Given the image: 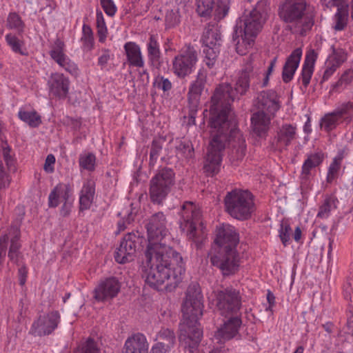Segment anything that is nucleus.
Listing matches in <instances>:
<instances>
[{
  "mask_svg": "<svg viewBox=\"0 0 353 353\" xmlns=\"http://www.w3.org/2000/svg\"><path fill=\"white\" fill-rule=\"evenodd\" d=\"M95 193V188L94 183L92 181H88L83 186V188L81 191L80 196H88L90 198L94 199V195Z\"/></svg>",
  "mask_w": 353,
  "mask_h": 353,
  "instance_id": "5fc2aeb1",
  "label": "nucleus"
},
{
  "mask_svg": "<svg viewBox=\"0 0 353 353\" xmlns=\"http://www.w3.org/2000/svg\"><path fill=\"white\" fill-rule=\"evenodd\" d=\"M124 49L128 61L130 65L142 68L144 62L141 56L140 48L134 42H128L124 45Z\"/></svg>",
  "mask_w": 353,
  "mask_h": 353,
  "instance_id": "2f4dec72",
  "label": "nucleus"
},
{
  "mask_svg": "<svg viewBox=\"0 0 353 353\" xmlns=\"http://www.w3.org/2000/svg\"><path fill=\"white\" fill-rule=\"evenodd\" d=\"M202 41L203 62L209 69H212L216 63L221 45V34L218 23H208Z\"/></svg>",
  "mask_w": 353,
  "mask_h": 353,
  "instance_id": "0eeeda50",
  "label": "nucleus"
},
{
  "mask_svg": "<svg viewBox=\"0 0 353 353\" xmlns=\"http://www.w3.org/2000/svg\"><path fill=\"white\" fill-rule=\"evenodd\" d=\"M339 68L328 61L325 63V69L322 74H317L320 77L319 84L322 86L323 83L327 81L336 71Z\"/></svg>",
  "mask_w": 353,
  "mask_h": 353,
  "instance_id": "a18cd8bd",
  "label": "nucleus"
},
{
  "mask_svg": "<svg viewBox=\"0 0 353 353\" xmlns=\"http://www.w3.org/2000/svg\"><path fill=\"white\" fill-rule=\"evenodd\" d=\"M158 342L152 347L154 353H169L176 343V336L173 330L161 327L157 335Z\"/></svg>",
  "mask_w": 353,
  "mask_h": 353,
  "instance_id": "4be33fe9",
  "label": "nucleus"
},
{
  "mask_svg": "<svg viewBox=\"0 0 353 353\" xmlns=\"http://www.w3.org/2000/svg\"><path fill=\"white\" fill-rule=\"evenodd\" d=\"M353 119V102L343 103L333 112L326 114L322 119L321 125L329 132L334 129L339 123L349 124Z\"/></svg>",
  "mask_w": 353,
  "mask_h": 353,
  "instance_id": "2eb2a0df",
  "label": "nucleus"
},
{
  "mask_svg": "<svg viewBox=\"0 0 353 353\" xmlns=\"http://www.w3.org/2000/svg\"><path fill=\"white\" fill-rule=\"evenodd\" d=\"M148 245L144 252L143 274L145 283L159 290L173 291L181 282L185 268L179 252L163 242L169 234L167 220L163 212L152 215L145 223Z\"/></svg>",
  "mask_w": 353,
  "mask_h": 353,
  "instance_id": "f03ea898",
  "label": "nucleus"
},
{
  "mask_svg": "<svg viewBox=\"0 0 353 353\" xmlns=\"http://www.w3.org/2000/svg\"><path fill=\"white\" fill-rule=\"evenodd\" d=\"M148 57L153 66L157 68L160 67V50L159 45L154 35H150L149 42L148 43Z\"/></svg>",
  "mask_w": 353,
  "mask_h": 353,
  "instance_id": "c9c22d12",
  "label": "nucleus"
},
{
  "mask_svg": "<svg viewBox=\"0 0 353 353\" xmlns=\"http://www.w3.org/2000/svg\"><path fill=\"white\" fill-rule=\"evenodd\" d=\"M207 81V72L203 68L200 69L196 79L190 84L188 96L200 97L203 91Z\"/></svg>",
  "mask_w": 353,
  "mask_h": 353,
  "instance_id": "72a5a7b5",
  "label": "nucleus"
},
{
  "mask_svg": "<svg viewBox=\"0 0 353 353\" xmlns=\"http://www.w3.org/2000/svg\"><path fill=\"white\" fill-rule=\"evenodd\" d=\"M302 57V50L297 48L287 57L283 67L282 79L285 83H289L293 79Z\"/></svg>",
  "mask_w": 353,
  "mask_h": 353,
  "instance_id": "a878e982",
  "label": "nucleus"
},
{
  "mask_svg": "<svg viewBox=\"0 0 353 353\" xmlns=\"http://www.w3.org/2000/svg\"><path fill=\"white\" fill-rule=\"evenodd\" d=\"M153 84L154 87L163 90L164 92H169L172 88L171 81L163 76H157Z\"/></svg>",
  "mask_w": 353,
  "mask_h": 353,
  "instance_id": "8fccbe9b",
  "label": "nucleus"
},
{
  "mask_svg": "<svg viewBox=\"0 0 353 353\" xmlns=\"http://www.w3.org/2000/svg\"><path fill=\"white\" fill-rule=\"evenodd\" d=\"M149 343L145 336L137 333L128 337L121 353H148Z\"/></svg>",
  "mask_w": 353,
  "mask_h": 353,
  "instance_id": "393cba45",
  "label": "nucleus"
},
{
  "mask_svg": "<svg viewBox=\"0 0 353 353\" xmlns=\"http://www.w3.org/2000/svg\"><path fill=\"white\" fill-rule=\"evenodd\" d=\"M79 165L88 171H94L95 169L96 157L92 153L81 154L79 157Z\"/></svg>",
  "mask_w": 353,
  "mask_h": 353,
  "instance_id": "37998d69",
  "label": "nucleus"
},
{
  "mask_svg": "<svg viewBox=\"0 0 353 353\" xmlns=\"http://www.w3.org/2000/svg\"><path fill=\"white\" fill-rule=\"evenodd\" d=\"M332 54L329 56L327 61L334 63L339 68L344 62L346 61L347 54L343 48H336L334 46H331Z\"/></svg>",
  "mask_w": 353,
  "mask_h": 353,
  "instance_id": "ea45409f",
  "label": "nucleus"
},
{
  "mask_svg": "<svg viewBox=\"0 0 353 353\" xmlns=\"http://www.w3.org/2000/svg\"><path fill=\"white\" fill-rule=\"evenodd\" d=\"M65 44L59 38H57L50 51L51 58L65 70L71 72L69 69V59L64 53Z\"/></svg>",
  "mask_w": 353,
  "mask_h": 353,
  "instance_id": "cd10ccee",
  "label": "nucleus"
},
{
  "mask_svg": "<svg viewBox=\"0 0 353 353\" xmlns=\"http://www.w3.org/2000/svg\"><path fill=\"white\" fill-rule=\"evenodd\" d=\"M11 177L6 172L2 160L0 159V189H6L9 187Z\"/></svg>",
  "mask_w": 353,
  "mask_h": 353,
  "instance_id": "3c124183",
  "label": "nucleus"
},
{
  "mask_svg": "<svg viewBox=\"0 0 353 353\" xmlns=\"http://www.w3.org/2000/svg\"><path fill=\"white\" fill-rule=\"evenodd\" d=\"M175 184V172L171 168L161 166L150 181L149 194L154 203L161 204Z\"/></svg>",
  "mask_w": 353,
  "mask_h": 353,
  "instance_id": "39448f33",
  "label": "nucleus"
},
{
  "mask_svg": "<svg viewBox=\"0 0 353 353\" xmlns=\"http://www.w3.org/2000/svg\"><path fill=\"white\" fill-rule=\"evenodd\" d=\"M109 59H110L109 50H104L103 54L99 57V59H98L99 65H100L101 68L105 67L108 61H109Z\"/></svg>",
  "mask_w": 353,
  "mask_h": 353,
  "instance_id": "69168bd1",
  "label": "nucleus"
},
{
  "mask_svg": "<svg viewBox=\"0 0 353 353\" xmlns=\"http://www.w3.org/2000/svg\"><path fill=\"white\" fill-rule=\"evenodd\" d=\"M210 262L219 268L223 276L234 274L239 269V258L236 249L218 248L210 254Z\"/></svg>",
  "mask_w": 353,
  "mask_h": 353,
  "instance_id": "9d476101",
  "label": "nucleus"
},
{
  "mask_svg": "<svg viewBox=\"0 0 353 353\" xmlns=\"http://www.w3.org/2000/svg\"><path fill=\"white\" fill-rule=\"evenodd\" d=\"M54 163H55L54 156L52 154H48L46 159L44 166H43V169L45 170V171L48 173H52L54 171L53 165L54 164Z\"/></svg>",
  "mask_w": 353,
  "mask_h": 353,
  "instance_id": "bf43d9fd",
  "label": "nucleus"
},
{
  "mask_svg": "<svg viewBox=\"0 0 353 353\" xmlns=\"http://www.w3.org/2000/svg\"><path fill=\"white\" fill-rule=\"evenodd\" d=\"M121 289L119 281L114 276L100 281L94 289V298L98 301H105L117 296Z\"/></svg>",
  "mask_w": 353,
  "mask_h": 353,
  "instance_id": "6ab92c4d",
  "label": "nucleus"
},
{
  "mask_svg": "<svg viewBox=\"0 0 353 353\" xmlns=\"http://www.w3.org/2000/svg\"><path fill=\"white\" fill-rule=\"evenodd\" d=\"M231 0H196V12L203 17L213 14L215 19L221 20L228 15Z\"/></svg>",
  "mask_w": 353,
  "mask_h": 353,
  "instance_id": "dca6fc26",
  "label": "nucleus"
},
{
  "mask_svg": "<svg viewBox=\"0 0 353 353\" xmlns=\"http://www.w3.org/2000/svg\"><path fill=\"white\" fill-rule=\"evenodd\" d=\"M228 319L217 330L216 336L221 341H228L234 338L238 333L242 321L238 315L228 316Z\"/></svg>",
  "mask_w": 353,
  "mask_h": 353,
  "instance_id": "b1692460",
  "label": "nucleus"
},
{
  "mask_svg": "<svg viewBox=\"0 0 353 353\" xmlns=\"http://www.w3.org/2000/svg\"><path fill=\"white\" fill-rule=\"evenodd\" d=\"M346 328L347 331L353 329V312L351 310H350L347 314Z\"/></svg>",
  "mask_w": 353,
  "mask_h": 353,
  "instance_id": "774afa93",
  "label": "nucleus"
},
{
  "mask_svg": "<svg viewBox=\"0 0 353 353\" xmlns=\"http://www.w3.org/2000/svg\"><path fill=\"white\" fill-rule=\"evenodd\" d=\"M93 201V199L90 198L88 196H80L79 198V211L83 212L84 210H88Z\"/></svg>",
  "mask_w": 353,
  "mask_h": 353,
  "instance_id": "13d9d810",
  "label": "nucleus"
},
{
  "mask_svg": "<svg viewBox=\"0 0 353 353\" xmlns=\"http://www.w3.org/2000/svg\"><path fill=\"white\" fill-rule=\"evenodd\" d=\"M262 28V23H236L234 30L233 41L239 54L245 55L252 48Z\"/></svg>",
  "mask_w": 353,
  "mask_h": 353,
  "instance_id": "1a4fd4ad",
  "label": "nucleus"
},
{
  "mask_svg": "<svg viewBox=\"0 0 353 353\" xmlns=\"http://www.w3.org/2000/svg\"><path fill=\"white\" fill-rule=\"evenodd\" d=\"M126 217H124L117 223L118 231L116 232L117 234L125 230L127 228V225L130 224L134 221V218L137 215V211H134V209L131 208L130 211H128Z\"/></svg>",
  "mask_w": 353,
  "mask_h": 353,
  "instance_id": "de8ad7c7",
  "label": "nucleus"
},
{
  "mask_svg": "<svg viewBox=\"0 0 353 353\" xmlns=\"http://www.w3.org/2000/svg\"><path fill=\"white\" fill-rule=\"evenodd\" d=\"M62 201H64V203L60 210V214L63 217H66L69 216L71 212L72 201L70 200V197H68L66 200H63Z\"/></svg>",
  "mask_w": 353,
  "mask_h": 353,
  "instance_id": "4d7b16f0",
  "label": "nucleus"
},
{
  "mask_svg": "<svg viewBox=\"0 0 353 353\" xmlns=\"http://www.w3.org/2000/svg\"><path fill=\"white\" fill-rule=\"evenodd\" d=\"M239 241V234L234 227L226 225L216 230L214 243L218 245V248L236 249Z\"/></svg>",
  "mask_w": 353,
  "mask_h": 353,
  "instance_id": "412c9836",
  "label": "nucleus"
},
{
  "mask_svg": "<svg viewBox=\"0 0 353 353\" xmlns=\"http://www.w3.org/2000/svg\"><path fill=\"white\" fill-rule=\"evenodd\" d=\"M295 135L296 128L294 127L292 125H284L277 134V143L279 144V147H286L294 139Z\"/></svg>",
  "mask_w": 353,
  "mask_h": 353,
  "instance_id": "f704fd0d",
  "label": "nucleus"
},
{
  "mask_svg": "<svg viewBox=\"0 0 353 353\" xmlns=\"http://www.w3.org/2000/svg\"><path fill=\"white\" fill-rule=\"evenodd\" d=\"M292 229L289 224L282 223L279 231V236L283 244L286 246L290 239Z\"/></svg>",
  "mask_w": 353,
  "mask_h": 353,
  "instance_id": "864d4df0",
  "label": "nucleus"
},
{
  "mask_svg": "<svg viewBox=\"0 0 353 353\" xmlns=\"http://www.w3.org/2000/svg\"><path fill=\"white\" fill-rule=\"evenodd\" d=\"M146 243L145 237L139 232L126 234L114 252L115 261L121 264L132 261L136 252L141 250Z\"/></svg>",
  "mask_w": 353,
  "mask_h": 353,
  "instance_id": "6e6552de",
  "label": "nucleus"
},
{
  "mask_svg": "<svg viewBox=\"0 0 353 353\" xmlns=\"http://www.w3.org/2000/svg\"><path fill=\"white\" fill-rule=\"evenodd\" d=\"M98 28L99 41L104 42L107 36V28L105 23H97Z\"/></svg>",
  "mask_w": 353,
  "mask_h": 353,
  "instance_id": "0e129e2a",
  "label": "nucleus"
},
{
  "mask_svg": "<svg viewBox=\"0 0 353 353\" xmlns=\"http://www.w3.org/2000/svg\"><path fill=\"white\" fill-rule=\"evenodd\" d=\"M255 74L252 58L249 57L234 86L229 83L220 84L211 97L210 141L203 168L208 176L219 172L226 143L230 148L229 157L232 163L241 161L246 154L245 140L237 128L231 103L247 94L250 90V79Z\"/></svg>",
  "mask_w": 353,
  "mask_h": 353,
  "instance_id": "f257e3e1",
  "label": "nucleus"
},
{
  "mask_svg": "<svg viewBox=\"0 0 353 353\" xmlns=\"http://www.w3.org/2000/svg\"><path fill=\"white\" fill-rule=\"evenodd\" d=\"M272 19V12L267 0H260L253 9L245 10L237 22H265Z\"/></svg>",
  "mask_w": 353,
  "mask_h": 353,
  "instance_id": "a211bd4d",
  "label": "nucleus"
},
{
  "mask_svg": "<svg viewBox=\"0 0 353 353\" xmlns=\"http://www.w3.org/2000/svg\"><path fill=\"white\" fill-rule=\"evenodd\" d=\"M203 296L201 287L196 283H191L187 288L181 305V321L196 323L203 316Z\"/></svg>",
  "mask_w": 353,
  "mask_h": 353,
  "instance_id": "423d86ee",
  "label": "nucleus"
},
{
  "mask_svg": "<svg viewBox=\"0 0 353 353\" xmlns=\"http://www.w3.org/2000/svg\"><path fill=\"white\" fill-rule=\"evenodd\" d=\"M20 235L16 234L10 240V246L8 251V256L9 259L19 265V257L21 255L20 249L21 247L19 243Z\"/></svg>",
  "mask_w": 353,
  "mask_h": 353,
  "instance_id": "58836bf2",
  "label": "nucleus"
},
{
  "mask_svg": "<svg viewBox=\"0 0 353 353\" xmlns=\"http://www.w3.org/2000/svg\"><path fill=\"white\" fill-rule=\"evenodd\" d=\"M2 148V155L3 157V160L6 162L8 170L10 172H15L17 170L15 166L16 161L14 156H12L10 154L11 148L8 145L6 141L5 142L4 145H3Z\"/></svg>",
  "mask_w": 353,
  "mask_h": 353,
  "instance_id": "c03bdc74",
  "label": "nucleus"
},
{
  "mask_svg": "<svg viewBox=\"0 0 353 353\" xmlns=\"http://www.w3.org/2000/svg\"><path fill=\"white\" fill-rule=\"evenodd\" d=\"M165 141V139L162 137L154 138L152 140L150 148L149 167L150 168H154L159 158H161V161L165 160V158L162 157V154L166 151L165 149H163Z\"/></svg>",
  "mask_w": 353,
  "mask_h": 353,
  "instance_id": "7c9ffc66",
  "label": "nucleus"
},
{
  "mask_svg": "<svg viewBox=\"0 0 353 353\" xmlns=\"http://www.w3.org/2000/svg\"><path fill=\"white\" fill-rule=\"evenodd\" d=\"M306 9L305 0H287L279 8V15L285 22L299 20Z\"/></svg>",
  "mask_w": 353,
  "mask_h": 353,
  "instance_id": "aec40b11",
  "label": "nucleus"
},
{
  "mask_svg": "<svg viewBox=\"0 0 353 353\" xmlns=\"http://www.w3.org/2000/svg\"><path fill=\"white\" fill-rule=\"evenodd\" d=\"M324 157V154L321 151L310 154L307 156L302 165L301 174L302 181H307L309 179L311 170L321 164Z\"/></svg>",
  "mask_w": 353,
  "mask_h": 353,
  "instance_id": "c756f323",
  "label": "nucleus"
},
{
  "mask_svg": "<svg viewBox=\"0 0 353 353\" xmlns=\"http://www.w3.org/2000/svg\"><path fill=\"white\" fill-rule=\"evenodd\" d=\"M101 5L108 16L112 17L115 14L117 8L113 0H100Z\"/></svg>",
  "mask_w": 353,
  "mask_h": 353,
  "instance_id": "603ef678",
  "label": "nucleus"
},
{
  "mask_svg": "<svg viewBox=\"0 0 353 353\" xmlns=\"http://www.w3.org/2000/svg\"><path fill=\"white\" fill-rule=\"evenodd\" d=\"M71 188L68 184L59 183L51 191L48 196V206L56 208L60 201L66 200L70 196Z\"/></svg>",
  "mask_w": 353,
  "mask_h": 353,
  "instance_id": "c85d7f7f",
  "label": "nucleus"
},
{
  "mask_svg": "<svg viewBox=\"0 0 353 353\" xmlns=\"http://www.w3.org/2000/svg\"><path fill=\"white\" fill-rule=\"evenodd\" d=\"M18 117L31 128H37L41 123V116L34 110L30 112L20 110Z\"/></svg>",
  "mask_w": 353,
  "mask_h": 353,
  "instance_id": "4c0bfd02",
  "label": "nucleus"
},
{
  "mask_svg": "<svg viewBox=\"0 0 353 353\" xmlns=\"http://www.w3.org/2000/svg\"><path fill=\"white\" fill-rule=\"evenodd\" d=\"M343 156L336 157L334 158L332 162L328 168L326 181L328 183H332L334 180L337 179L339 171L341 170V161Z\"/></svg>",
  "mask_w": 353,
  "mask_h": 353,
  "instance_id": "79ce46f5",
  "label": "nucleus"
},
{
  "mask_svg": "<svg viewBox=\"0 0 353 353\" xmlns=\"http://www.w3.org/2000/svg\"><path fill=\"white\" fill-rule=\"evenodd\" d=\"M28 276V270L25 265H23L18 270V277L19 284L23 286L25 285L26 282V279Z\"/></svg>",
  "mask_w": 353,
  "mask_h": 353,
  "instance_id": "e2e57ef3",
  "label": "nucleus"
},
{
  "mask_svg": "<svg viewBox=\"0 0 353 353\" xmlns=\"http://www.w3.org/2000/svg\"><path fill=\"white\" fill-rule=\"evenodd\" d=\"M317 57L318 54L313 49L308 50L306 53L301 77L299 79V81H301L303 85L305 88L310 84Z\"/></svg>",
  "mask_w": 353,
  "mask_h": 353,
  "instance_id": "bb28decb",
  "label": "nucleus"
},
{
  "mask_svg": "<svg viewBox=\"0 0 353 353\" xmlns=\"http://www.w3.org/2000/svg\"><path fill=\"white\" fill-rule=\"evenodd\" d=\"M84 353H99V350L94 339L89 338L87 340L84 347Z\"/></svg>",
  "mask_w": 353,
  "mask_h": 353,
  "instance_id": "6e6d98bb",
  "label": "nucleus"
},
{
  "mask_svg": "<svg viewBox=\"0 0 353 353\" xmlns=\"http://www.w3.org/2000/svg\"><path fill=\"white\" fill-rule=\"evenodd\" d=\"M180 228L182 230L187 231V236L190 239L198 243L201 238L197 236L196 225L199 224L203 228V223L201 221V212L196 205L191 201H185L181 208Z\"/></svg>",
  "mask_w": 353,
  "mask_h": 353,
  "instance_id": "9b49d317",
  "label": "nucleus"
},
{
  "mask_svg": "<svg viewBox=\"0 0 353 353\" xmlns=\"http://www.w3.org/2000/svg\"><path fill=\"white\" fill-rule=\"evenodd\" d=\"M200 326L199 322L194 323V322L181 321L179 323V344L185 350H188L189 353L196 352L201 341L203 331Z\"/></svg>",
  "mask_w": 353,
  "mask_h": 353,
  "instance_id": "ddd939ff",
  "label": "nucleus"
},
{
  "mask_svg": "<svg viewBox=\"0 0 353 353\" xmlns=\"http://www.w3.org/2000/svg\"><path fill=\"white\" fill-rule=\"evenodd\" d=\"M178 159H191L194 157V150L190 141H180L175 147Z\"/></svg>",
  "mask_w": 353,
  "mask_h": 353,
  "instance_id": "e433bc0d",
  "label": "nucleus"
},
{
  "mask_svg": "<svg viewBox=\"0 0 353 353\" xmlns=\"http://www.w3.org/2000/svg\"><path fill=\"white\" fill-rule=\"evenodd\" d=\"M256 106L259 110L251 118L252 132L260 139H265L270 128V115L274 116L280 108L276 92L273 90L261 92L257 97Z\"/></svg>",
  "mask_w": 353,
  "mask_h": 353,
  "instance_id": "7ed1b4c3",
  "label": "nucleus"
},
{
  "mask_svg": "<svg viewBox=\"0 0 353 353\" xmlns=\"http://www.w3.org/2000/svg\"><path fill=\"white\" fill-rule=\"evenodd\" d=\"M167 22H179L181 20L178 9H174L168 12L165 16Z\"/></svg>",
  "mask_w": 353,
  "mask_h": 353,
  "instance_id": "680f3d73",
  "label": "nucleus"
},
{
  "mask_svg": "<svg viewBox=\"0 0 353 353\" xmlns=\"http://www.w3.org/2000/svg\"><path fill=\"white\" fill-rule=\"evenodd\" d=\"M332 207H336L334 199L332 198L326 199L323 204L320 206L317 216L321 219L327 218Z\"/></svg>",
  "mask_w": 353,
  "mask_h": 353,
  "instance_id": "09e8293b",
  "label": "nucleus"
},
{
  "mask_svg": "<svg viewBox=\"0 0 353 353\" xmlns=\"http://www.w3.org/2000/svg\"><path fill=\"white\" fill-rule=\"evenodd\" d=\"M198 61L197 52L190 44L186 45L172 61V69L175 75L183 79L194 70Z\"/></svg>",
  "mask_w": 353,
  "mask_h": 353,
  "instance_id": "4468645a",
  "label": "nucleus"
},
{
  "mask_svg": "<svg viewBox=\"0 0 353 353\" xmlns=\"http://www.w3.org/2000/svg\"><path fill=\"white\" fill-rule=\"evenodd\" d=\"M323 5L326 7L337 6L334 14L335 22H346L349 19L348 6L344 5L346 0H321Z\"/></svg>",
  "mask_w": 353,
  "mask_h": 353,
  "instance_id": "473e14b6",
  "label": "nucleus"
},
{
  "mask_svg": "<svg viewBox=\"0 0 353 353\" xmlns=\"http://www.w3.org/2000/svg\"><path fill=\"white\" fill-rule=\"evenodd\" d=\"M225 211L234 219L246 221L256 210L253 195L246 190H233L224 198Z\"/></svg>",
  "mask_w": 353,
  "mask_h": 353,
  "instance_id": "20e7f679",
  "label": "nucleus"
},
{
  "mask_svg": "<svg viewBox=\"0 0 353 353\" xmlns=\"http://www.w3.org/2000/svg\"><path fill=\"white\" fill-rule=\"evenodd\" d=\"M6 40L13 52L20 54H24V52L21 50L22 42L14 34L11 33L8 34L6 36Z\"/></svg>",
  "mask_w": 353,
  "mask_h": 353,
  "instance_id": "49530a36",
  "label": "nucleus"
},
{
  "mask_svg": "<svg viewBox=\"0 0 353 353\" xmlns=\"http://www.w3.org/2000/svg\"><path fill=\"white\" fill-rule=\"evenodd\" d=\"M200 97L188 96L189 113L196 114Z\"/></svg>",
  "mask_w": 353,
  "mask_h": 353,
  "instance_id": "052dcab7",
  "label": "nucleus"
},
{
  "mask_svg": "<svg viewBox=\"0 0 353 353\" xmlns=\"http://www.w3.org/2000/svg\"><path fill=\"white\" fill-rule=\"evenodd\" d=\"M61 321L59 311L53 310L46 315L39 316L32 324L29 333L34 336L51 334Z\"/></svg>",
  "mask_w": 353,
  "mask_h": 353,
  "instance_id": "f3484780",
  "label": "nucleus"
},
{
  "mask_svg": "<svg viewBox=\"0 0 353 353\" xmlns=\"http://www.w3.org/2000/svg\"><path fill=\"white\" fill-rule=\"evenodd\" d=\"M353 81V70H346L339 79V80L332 84L330 92H337L340 89H343L347 85L350 84Z\"/></svg>",
  "mask_w": 353,
  "mask_h": 353,
  "instance_id": "a19ab883",
  "label": "nucleus"
},
{
  "mask_svg": "<svg viewBox=\"0 0 353 353\" xmlns=\"http://www.w3.org/2000/svg\"><path fill=\"white\" fill-rule=\"evenodd\" d=\"M83 42V46L87 50H90L94 44V37H81Z\"/></svg>",
  "mask_w": 353,
  "mask_h": 353,
  "instance_id": "338daca9",
  "label": "nucleus"
},
{
  "mask_svg": "<svg viewBox=\"0 0 353 353\" xmlns=\"http://www.w3.org/2000/svg\"><path fill=\"white\" fill-rule=\"evenodd\" d=\"M215 302L221 315H237L241 307V296L239 290L232 287L225 288L216 292Z\"/></svg>",
  "mask_w": 353,
  "mask_h": 353,
  "instance_id": "f8f14e48",
  "label": "nucleus"
},
{
  "mask_svg": "<svg viewBox=\"0 0 353 353\" xmlns=\"http://www.w3.org/2000/svg\"><path fill=\"white\" fill-rule=\"evenodd\" d=\"M50 92L59 99H65L69 91L70 81L63 74H52L48 80Z\"/></svg>",
  "mask_w": 353,
  "mask_h": 353,
  "instance_id": "5701e85b",
  "label": "nucleus"
}]
</instances>
